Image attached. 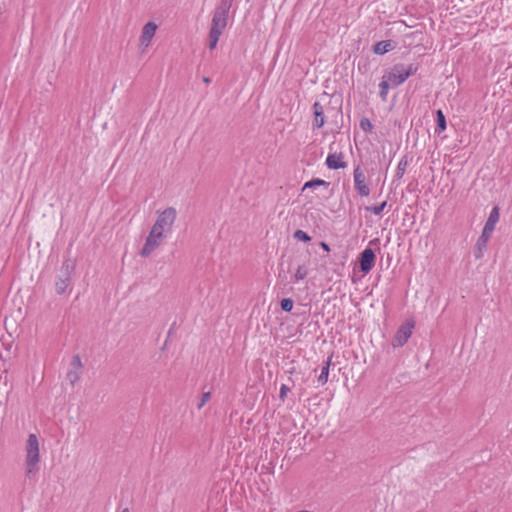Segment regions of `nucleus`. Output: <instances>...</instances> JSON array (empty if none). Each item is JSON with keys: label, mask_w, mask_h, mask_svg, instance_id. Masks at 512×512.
Listing matches in <instances>:
<instances>
[{"label": "nucleus", "mask_w": 512, "mask_h": 512, "mask_svg": "<svg viewBox=\"0 0 512 512\" xmlns=\"http://www.w3.org/2000/svg\"><path fill=\"white\" fill-rule=\"evenodd\" d=\"M436 123H437V126L435 129V132L440 134L446 130V128H447L446 117L441 109H438L436 111Z\"/></svg>", "instance_id": "17"}, {"label": "nucleus", "mask_w": 512, "mask_h": 512, "mask_svg": "<svg viewBox=\"0 0 512 512\" xmlns=\"http://www.w3.org/2000/svg\"><path fill=\"white\" fill-rule=\"evenodd\" d=\"M293 237L298 241L307 243L311 241V237L303 230H296L293 234Z\"/></svg>", "instance_id": "22"}, {"label": "nucleus", "mask_w": 512, "mask_h": 512, "mask_svg": "<svg viewBox=\"0 0 512 512\" xmlns=\"http://www.w3.org/2000/svg\"><path fill=\"white\" fill-rule=\"evenodd\" d=\"M204 82L209 83V82H210V79H209V78H207V77H205V78H204Z\"/></svg>", "instance_id": "31"}, {"label": "nucleus", "mask_w": 512, "mask_h": 512, "mask_svg": "<svg viewBox=\"0 0 512 512\" xmlns=\"http://www.w3.org/2000/svg\"><path fill=\"white\" fill-rule=\"evenodd\" d=\"M75 270V263L70 259H64L62 266L60 268L59 275L55 282L56 293L61 295L64 294L67 288L71 284L72 274Z\"/></svg>", "instance_id": "5"}, {"label": "nucleus", "mask_w": 512, "mask_h": 512, "mask_svg": "<svg viewBox=\"0 0 512 512\" xmlns=\"http://www.w3.org/2000/svg\"><path fill=\"white\" fill-rule=\"evenodd\" d=\"M391 86L390 82L386 79V78H382V81L379 83V88H380V91H379V96L381 98L382 101H387V97H388V90H389V87Z\"/></svg>", "instance_id": "19"}, {"label": "nucleus", "mask_w": 512, "mask_h": 512, "mask_svg": "<svg viewBox=\"0 0 512 512\" xmlns=\"http://www.w3.org/2000/svg\"><path fill=\"white\" fill-rule=\"evenodd\" d=\"M354 188L361 197H367L370 194V189L366 184V177L361 167L358 165L353 171Z\"/></svg>", "instance_id": "10"}, {"label": "nucleus", "mask_w": 512, "mask_h": 512, "mask_svg": "<svg viewBox=\"0 0 512 512\" xmlns=\"http://www.w3.org/2000/svg\"><path fill=\"white\" fill-rule=\"evenodd\" d=\"M386 206H387V201H383L379 205L367 206L365 209L367 211L371 212L372 214L379 216L383 212V210L385 209Z\"/></svg>", "instance_id": "20"}, {"label": "nucleus", "mask_w": 512, "mask_h": 512, "mask_svg": "<svg viewBox=\"0 0 512 512\" xmlns=\"http://www.w3.org/2000/svg\"><path fill=\"white\" fill-rule=\"evenodd\" d=\"M359 269L363 274H368L374 267L376 255L372 248L366 247L359 254Z\"/></svg>", "instance_id": "9"}, {"label": "nucleus", "mask_w": 512, "mask_h": 512, "mask_svg": "<svg viewBox=\"0 0 512 512\" xmlns=\"http://www.w3.org/2000/svg\"><path fill=\"white\" fill-rule=\"evenodd\" d=\"M163 238L164 235L154 229H151L146 238L145 244L140 251V255L142 257H148L161 244Z\"/></svg>", "instance_id": "8"}, {"label": "nucleus", "mask_w": 512, "mask_h": 512, "mask_svg": "<svg viewBox=\"0 0 512 512\" xmlns=\"http://www.w3.org/2000/svg\"><path fill=\"white\" fill-rule=\"evenodd\" d=\"M80 375H81L80 371L70 369L67 373L66 378L70 382V384L72 386H74L80 380Z\"/></svg>", "instance_id": "21"}, {"label": "nucleus", "mask_w": 512, "mask_h": 512, "mask_svg": "<svg viewBox=\"0 0 512 512\" xmlns=\"http://www.w3.org/2000/svg\"><path fill=\"white\" fill-rule=\"evenodd\" d=\"M280 307L285 312H290L293 308V300L290 298H284L280 302Z\"/></svg>", "instance_id": "24"}, {"label": "nucleus", "mask_w": 512, "mask_h": 512, "mask_svg": "<svg viewBox=\"0 0 512 512\" xmlns=\"http://www.w3.org/2000/svg\"><path fill=\"white\" fill-rule=\"evenodd\" d=\"M70 366H71L70 369H73V370L81 372V369H82L83 365H82L81 358H80L79 355H74L72 357Z\"/></svg>", "instance_id": "23"}, {"label": "nucleus", "mask_w": 512, "mask_h": 512, "mask_svg": "<svg viewBox=\"0 0 512 512\" xmlns=\"http://www.w3.org/2000/svg\"><path fill=\"white\" fill-rule=\"evenodd\" d=\"M39 461V441L35 434H30L27 440L25 459L26 476L29 479H31L38 473Z\"/></svg>", "instance_id": "3"}, {"label": "nucleus", "mask_w": 512, "mask_h": 512, "mask_svg": "<svg viewBox=\"0 0 512 512\" xmlns=\"http://www.w3.org/2000/svg\"><path fill=\"white\" fill-rule=\"evenodd\" d=\"M320 245H321V247L323 248V250H325V251H327V252H329V251H330V247H329V245H328L327 243H325V242H321V244H320Z\"/></svg>", "instance_id": "29"}, {"label": "nucleus", "mask_w": 512, "mask_h": 512, "mask_svg": "<svg viewBox=\"0 0 512 512\" xmlns=\"http://www.w3.org/2000/svg\"><path fill=\"white\" fill-rule=\"evenodd\" d=\"M499 216V207H493L474 247V256L476 259L483 257L484 251L487 249V244L495 229V225L499 221Z\"/></svg>", "instance_id": "2"}, {"label": "nucleus", "mask_w": 512, "mask_h": 512, "mask_svg": "<svg viewBox=\"0 0 512 512\" xmlns=\"http://www.w3.org/2000/svg\"><path fill=\"white\" fill-rule=\"evenodd\" d=\"M290 391V388L285 385V384H282L281 387H280V393H279V398L281 401H284L285 397L287 396V393Z\"/></svg>", "instance_id": "28"}, {"label": "nucleus", "mask_w": 512, "mask_h": 512, "mask_svg": "<svg viewBox=\"0 0 512 512\" xmlns=\"http://www.w3.org/2000/svg\"><path fill=\"white\" fill-rule=\"evenodd\" d=\"M360 128L364 132H371L372 129H373V125H372L371 121L368 118H362L360 120Z\"/></svg>", "instance_id": "25"}, {"label": "nucleus", "mask_w": 512, "mask_h": 512, "mask_svg": "<svg viewBox=\"0 0 512 512\" xmlns=\"http://www.w3.org/2000/svg\"><path fill=\"white\" fill-rule=\"evenodd\" d=\"M413 328L414 322L406 321L402 323L397 329L391 341V345L394 348L404 346L407 343L408 339L411 337Z\"/></svg>", "instance_id": "7"}, {"label": "nucleus", "mask_w": 512, "mask_h": 512, "mask_svg": "<svg viewBox=\"0 0 512 512\" xmlns=\"http://www.w3.org/2000/svg\"><path fill=\"white\" fill-rule=\"evenodd\" d=\"M307 276V269L304 266H299L296 270L294 278L296 281L303 280Z\"/></svg>", "instance_id": "26"}, {"label": "nucleus", "mask_w": 512, "mask_h": 512, "mask_svg": "<svg viewBox=\"0 0 512 512\" xmlns=\"http://www.w3.org/2000/svg\"><path fill=\"white\" fill-rule=\"evenodd\" d=\"M120 512H130L128 508L122 509Z\"/></svg>", "instance_id": "30"}, {"label": "nucleus", "mask_w": 512, "mask_h": 512, "mask_svg": "<svg viewBox=\"0 0 512 512\" xmlns=\"http://www.w3.org/2000/svg\"><path fill=\"white\" fill-rule=\"evenodd\" d=\"M210 398H211V393L204 392L201 396L200 402L197 404V408L201 409L206 404V402L210 400Z\"/></svg>", "instance_id": "27"}, {"label": "nucleus", "mask_w": 512, "mask_h": 512, "mask_svg": "<svg viewBox=\"0 0 512 512\" xmlns=\"http://www.w3.org/2000/svg\"><path fill=\"white\" fill-rule=\"evenodd\" d=\"M156 30H157V25L154 22L150 21V22L146 23L142 28V32H141V36H140L141 43L148 44L151 41V39L154 37Z\"/></svg>", "instance_id": "13"}, {"label": "nucleus", "mask_w": 512, "mask_h": 512, "mask_svg": "<svg viewBox=\"0 0 512 512\" xmlns=\"http://www.w3.org/2000/svg\"><path fill=\"white\" fill-rule=\"evenodd\" d=\"M408 164H409L408 155L402 156V158L400 159V161L397 165V168H396L394 179L392 181L393 184L396 181H399L402 179V177L404 176V174L406 172V168H407Z\"/></svg>", "instance_id": "15"}, {"label": "nucleus", "mask_w": 512, "mask_h": 512, "mask_svg": "<svg viewBox=\"0 0 512 512\" xmlns=\"http://www.w3.org/2000/svg\"><path fill=\"white\" fill-rule=\"evenodd\" d=\"M314 120L313 127L320 129L325 124L324 108L319 102H315L312 106Z\"/></svg>", "instance_id": "11"}, {"label": "nucleus", "mask_w": 512, "mask_h": 512, "mask_svg": "<svg viewBox=\"0 0 512 512\" xmlns=\"http://www.w3.org/2000/svg\"><path fill=\"white\" fill-rule=\"evenodd\" d=\"M417 72V67L413 64L405 66L404 64H395L384 74L391 87L395 88L403 84L410 76Z\"/></svg>", "instance_id": "4"}, {"label": "nucleus", "mask_w": 512, "mask_h": 512, "mask_svg": "<svg viewBox=\"0 0 512 512\" xmlns=\"http://www.w3.org/2000/svg\"><path fill=\"white\" fill-rule=\"evenodd\" d=\"M332 361V355L327 358V360L324 362V365L322 366L321 373L318 376V382L321 385H324L328 381L329 376V369Z\"/></svg>", "instance_id": "16"}, {"label": "nucleus", "mask_w": 512, "mask_h": 512, "mask_svg": "<svg viewBox=\"0 0 512 512\" xmlns=\"http://www.w3.org/2000/svg\"><path fill=\"white\" fill-rule=\"evenodd\" d=\"M232 2L233 0H221L213 11L208 43V47L211 50L216 48L219 38L227 26Z\"/></svg>", "instance_id": "1"}, {"label": "nucleus", "mask_w": 512, "mask_h": 512, "mask_svg": "<svg viewBox=\"0 0 512 512\" xmlns=\"http://www.w3.org/2000/svg\"><path fill=\"white\" fill-rule=\"evenodd\" d=\"M395 47L392 40H383L377 42L373 47V52L378 55H383L391 50H393Z\"/></svg>", "instance_id": "14"}, {"label": "nucleus", "mask_w": 512, "mask_h": 512, "mask_svg": "<svg viewBox=\"0 0 512 512\" xmlns=\"http://www.w3.org/2000/svg\"><path fill=\"white\" fill-rule=\"evenodd\" d=\"M343 154L342 153H331L326 158V165L329 169L337 170L340 168H345L347 163L342 161Z\"/></svg>", "instance_id": "12"}, {"label": "nucleus", "mask_w": 512, "mask_h": 512, "mask_svg": "<svg viewBox=\"0 0 512 512\" xmlns=\"http://www.w3.org/2000/svg\"><path fill=\"white\" fill-rule=\"evenodd\" d=\"M177 217V211L174 207H168L159 213L152 229L160 232L162 235L170 231Z\"/></svg>", "instance_id": "6"}, {"label": "nucleus", "mask_w": 512, "mask_h": 512, "mask_svg": "<svg viewBox=\"0 0 512 512\" xmlns=\"http://www.w3.org/2000/svg\"><path fill=\"white\" fill-rule=\"evenodd\" d=\"M329 185H330V183L323 179L314 178V179L307 181L304 184L302 191H304L305 189H308V188L313 189V188L320 187V186L327 188Z\"/></svg>", "instance_id": "18"}]
</instances>
